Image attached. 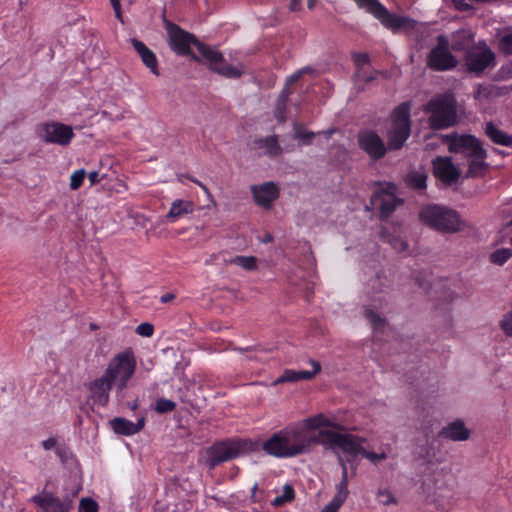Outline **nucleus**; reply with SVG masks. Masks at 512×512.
Segmentation results:
<instances>
[{
	"mask_svg": "<svg viewBox=\"0 0 512 512\" xmlns=\"http://www.w3.org/2000/svg\"><path fill=\"white\" fill-rule=\"evenodd\" d=\"M136 333L143 337H151L154 333V326L148 322L141 323L136 327Z\"/></svg>",
	"mask_w": 512,
	"mask_h": 512,
	"instance_id": "obj_48",
	"label": "nucleus"
},
{
	"mask_svg": "<svg viewBox=\"0 0 512 512\" xmlns=\"http://www.w3.org/2000/svg\"><path fill=\"white\" fill-rule=\"evenodd\" d=\"M365 441L366 439L363 437L344 433L339 449L343 450V452L350 455L351 457H357L358 455L363 457L365 448L362 446V444Z\"/></svg>",
	"mask_w": 512,
	"mask_h": 512,
	"instance_id": "obj_25",
	"label": "nucleus"
},
{
	"mask_svg": "<svg viewBox=\"0 0 512 512\" xmlns=\"http://www.w3.org/2000/svg\"><path fill=\"white\" fill-rule=\"evenodd\" d=\"M192 181L199 185V187H201L207 194H209L208 188L202 182L195 179H192Z\"/></svg>",
	"mask_w": 512,
	"mask_h": 512,
	"instance_id": "obj_62",
	"label": "nucleus"
},
{
	"mask_svg": "<svg viewBox=\"0 0 512 512\" xmlns=\"http://www.w3.org/2000/svg\"><path fill=\"white\" fill-rule=\"evenodd\" d=\"M404 203L399 197H383L378 199L379 218L386 221L395 212L397 207Z\"/></svg>",
	"mask_w": 512,
	"mask_h": 512,
	"instance_id": "obj_29",
	"label": "nucleus"
},
{
	"mask_svg": "<svg viewBox=\"0 0 512 512\" xmlns=\"http://www.w3.org/2000/svg\"><path fill=\"white\" fill-rule=\"evenodd\" d=\"M176 409V403L166 398H159L156 403L154 410L159 414L172 412Z\"/></svg>",
	"mask_w": 512,
	"mask_h": 512,
	"instance_id": "obj_40",
	"label": "nucleus"
},
{
	"mask_svg": "<svg viewBox=\"0 0 512 512\" xmlns=\"http://www.w3.org/2000/svg\"><path fill=\"white\" fill-rule=\"evenodd\" d=\"M58 444L59 443L57 442V439L54 438V437H50V438H48L46 440H43L41 442V446L46 451L51 450V449L56 450V447L58 446Z\"/></svg>",
	"mask_w": 512,
	"mask_h": 512,
	"instance_id": "obj_51",
	"label": "nucleus"
},
{
	"mask_svg": "<svg viewBox=\"0 0 512 512\" xmlns=\"http://www.w3.org/2000/svg\"><path fill=\"white\" fill-rule=\"evenodd\" d=\"M254 201L257 205L269 209L272 203L279 197V189L274 182H265L259 186L251 187Z\"/></svg>",
	"mask_w": 512,
	"mask_h": 512,
	"instance_id": "obj_16",
	"label": "nucleus"
},
{
	"mask_svg": "<svg viewBox=\"0 0 512 512\" xmlns=\"http://www.w3.org/2000/svg\"><path fill=\"white\" fill-rule=\"evenodd\" d=\"M343 433H339L332 430H319L317 435H310L308 433L309 440V452L313 445H322L325 449L335 450L340 448Z\"/></svg>",
	"mask_w": 512,
	"mask_h": 512,
	"instance_id": "obj_17",
	"label": "nucleus"
},
{
	"mask_svg": "<svg viewBox=\"0 0 512 512\" xmlns=\"http://www.w3.org/2000/svg\"><path fill=\"white\" fill-rule=\"evenodd\" d=\"M500 327L506 336H512V310L503 316Z\"/></svg>",
	"mask_w": 512,
	"mask_h": 512,
	"instance_id": "obj_46",
	"label": "nucleus"
},
{
	"mask_svg": "<svg viewBox=\"0 0 512 512\" xmlns=\"http://www.w3.org/2000/svg\"><path fill=\"white\" fill-rule=\"evenodd\" d=\"M427 65L434 71H448L457 67L458 60L449 49V41L443 36L437 37V44L427 57Z\"/></svg>",
	"mask_w": 512,
	"mask_h": 512,
	"instance_id": "obj_10",
	"label": "nucleus"
},
{
	"mask_svg": "<svg viewBox=\"0 0 512 512\" xmlns=\"http://www.w3.org/2000/svg\"><path fill=\"white\" fill-rule=\"evenodd\" d=\"M369 287L372 289L371 300L375 309H381L387 304L386 292L388 280L385 276L377 274L369 280Z\"/></svg>",
	"mask_w": 512,
	"mask_h": 512,
	"instance_id": "obj_20",
	"label": "nucleus"
},
{
	"mask_svg": "<svg viewBox=\"0 0 512 512\" xmlns=\"http://www.w3.org/2000/svg\"><path fill=\"white\" fill-rule=\"evenodd\" d=\"M262 450L276 458H292L309 453L307 430L300 424L285 427L261 444Z\"/></svg>",
	"mask_w": 512,
	"mask_h": 512,
	"instance_id": "obj_2",
	"label": "nucleus"
},
{
	"mask_svg": "<svg viewBox=\"0 0 512 512\" xmlns=\"http://www.w3.org/2000/svg\"><path fill=\"white\" fill-rule=\"evenodd\" d=\"M286 105L287 104H284L282 105L280 103L279 100H277V105H276V116L280 119L281 122L285 121V118L283 116L285 110H286Z\"/></svg>",
	"mask_w": 512,
	"mask_h": 512,
	"instance_id": "obj_55",
	"label": "nucleus"
},
{
	"mask_svg": "<svg viewBox=\"0 0 512 512\" xmlns=\"http://www.w3.org/2000/svg\"><path fill=\"white\" fill-rule=\"evenodd\" d=\"M364 315L366 319L370 322L373 330H381L386 325L385 318H382L379 314H377L373 308H365Z\"/></svg>",
	"mask_w": 512,
	"mask_h": 512,
	"instance_id": "obj_34",
	"label": "nucleus"
},
{
	"mask_svg": "<svg viewBox=\"0 0 512 512\" xmlns=\"http://www.w3.org/2000/svg\"><path fill=\"white\" fill-rule=\"evenodd\" d=\"M470 435V430L461 419L448 423L438 432V437L454 442L466 441L470 438Z\"/></svg>",
	"mask_w": 512,
	"mask_h": 512,
	"instance_id": "obj_18",
	"label": "nucleus"
},
{
	"mask_svg": "<svg viewBox=\"0 0 512 512\" xmlns=\"http://www.w3.org/2000/svg\"><path fill=\"white\" fill-rule=\"evenodd\" d=\"M294 497H295V492H294L293 487L290 484H286L283 487L282 494L277 496L276 498H274V500L272 501V505L274 507H281L284 504L291 502L294 499Z\"/></svg>",
	"mask_w": 512,
	"mask_h": 512,
	"instance_id": "obj_36",
	"label": "nucleus"
},
{
	"mask_svg": "<svg viewBox=\"0 0 512 512\" xmlns=\"http://www.w3.org/2000/svg\"><path fill=\"white\" fill-rule=\"evenodd\" d=\"M302 425L307 432L309 433V430H316L320 429L322 427L326 428H334L336 430H342L343 426L332 421L328 417H326L324 414H317L315 416L309 417L303 421V423H299Z\"/></svg>",
	"mask_w": 512,
	"mask_h": 512,
	"instance_id": "obj_27",
	"label": "nucleus"
},
{
	"mask_svg": "<svg viewBox=\"0 0 512 512\" xmlns=\"http://www.w3.org/2000/svg\"><path fill=\"white\" fill-rule=\"evenodd\" d=\"M98 503L92 498H83L80 501L78 512H98Z\"/></svg>",
	"mask_w": 512,
	"mask_h": 512,
	"instance_id": "obj_45",
	"label": "nucleus"
},
{
	"mask_svg": "<svg viewBox=\"0 0 512 512\" xmlns=\"http://www.w3.org/2000/svg\"><path fill=\"white\" fill-rule=\"evenodd\" d=\"M262 241L264 243H270L273 241V236L271 234H266Z\"/></svg>",
	"mask_w": 512,
	"mask_h": 512,
	"instance_id": "obj_63",
	"label": "nucleus"
},
{
	"mask_svg": "<svg viewBox=\"0 0 512 512\" xmlns=\"http://www.w3.org/2000/svg\"><path fill=\"white\" fill-rule=\"evenodd\" d=\"M55 453L62 463H66L70 454L69 447L65 443H59Z\"/></svg>",
	"mask_w": 512,
	"mask_h": 512,
	"instance_id": "obj_49",
	"label": "nucleus"
},
{
	"mask_svg": "<svg viewBox=\"0 0 512 512\" xmlns=\"http://www.w3.org/2000/svg\"><path fill=\"white\" fill-rule=\"evenodd\" d=\"M335 488H336V493H335L334 497L345 502L349 495L348 475L341 474V481L336 485Z\"/></svg>",
	"mask_w": 512,
	"mask_h": 512,
	"instance_id": "obj_39",
	"label": "nucleus"
},
{
	"mask_svg": "<svg viewBox=\"0 0 512 512\" xmlns=\"http://www.w3.org/2000/svg\"><path fill=\"white\" fill-rule=\"evenodd\" d=\"M344 501L333 497L332 500L321 510V512H337Z\"/></svg>",
	"mask_w": 512,
	"mask_h": 512,
	"instance_id": "obj_50",
	"label": "nucleus"
},
{
	"mask_svg": "<svg viewBox=\"0 0 512 512\" xmlns=\"http://www.w3.org/2000/svg\"><path fill=\"white\" fill-rule=\"evenodd\" d=\"M88 178L91 185H95L100 182L101 177L97 171H92L88 174Z\"/></svg>",
	"mask_w": 512,
	"mask_h": 512,
	"instance_id": "obj_56",
	"label": "nucleus"
},
{
	"mask_svg": "<svg viewBox=\"0 0 512 512\" xmlns=\"http://www.w3.org/2000/svg\"><path fill=\"white\" fill-rule=\"evenodd\" d=\"M293 126L295 131L294 138L301 140L304 145L311 144L313 138L315 137V133L311 131H305L297 122H295Z\"/></svg>",
	"mask_w": 512,
	"mask_h": 512,
	"instance_id": "obj_38",
	"label": "nucleus"
},
{
	"mask_svg": "<svg viewBox=\"0 0 512 512\" xmlns=\"http://www.w3.org/2000/svg\"><path fill=\"white\" fill-rule=\"evenodd\" d=\"M261 142L263 143V146L266 148V151L270 156H277L281 154L282 149L278 143V138L276 135L268 136L261 140Z\"/></svg>",
	"mask_w": 512,
	"mask_h": 512,
	"instance_id": "obj_37",
	"label": "nucleus"
},
{
	"mask_svg": "<svg viewBox=\"0 0 512 512\" xmlns=\"http://www.w3.org/2000/svg\"><path fill=\"white\" fill-rule=\"evenodd\" d=\"M433 174L446 185L455 184L461 175L460 170L453 164L450 157H436L433 160Z\"/></svg>",
	"mask_w": 512,
	"mask_h": 512,
	"instance_id": "obj_14",
	"label": "nucleus"
},
{
	"mask_svg": "<svg viewBox=\"0 0 512 512\" xmlns=\"http://www.w3.org/2000/svg\"><path fill=\"white\" fill-rule=\"evenodd\" d=\"M290 94H291V90H290L289 86L285 85V87L283 88V90L281 91V93L278 97V100L280 101V103L282 105L287 104Z\"/></svg>",
	"mask_w": 512,
	"mask_h": 512,
	"instance_id": "obj_53",
	"label": "nucleus"
},
{
	"mask_svg": "<svg viewBox=\"0 0 512 512\" xmlns=\"http://www.w3.org/2000/svg\"><path fill=\"white\" fill-rule=\"evenodd\" d=\"M376 497H377V500L379 501V503H381L385 506L397 503V500L394 497V495L391 493V491H389L387 489H379L376 494Z\"/></svg>",
	"mask_w": 512,
	"mask_h": 512,
	"instance_id": "obj_42",
	"label": "nucleus"
},
{
	"mask_svg": "<svg viewBox=\"0 0 512 512\" xmlns=\"http://www.w3.org/2000/svg\"><path fill=\"white\" fill-rule=\"evenodd\" d=\"M409 102L399 104L391 113V124L386 137L390 151L400 150L411 134V114Z\"/></svg>",
	"mask_w": 512,
	"mask_h": 512,
	"instance_id": "obj_6",
	"label": "nucleus"
},
{
	"mask_svg": "<svg viewBox=\"0 0 512 512\" xmlns=\"http://www.w3.org/2000/svg\"><path fill=\"white\" fill-rule=\"evenodd\" d=\"M111 1V5L115 11V15L118 19L121 20V6H120V1L119 0H110Z\"/></svg>",
	"mask_w": 512,
	"mask_h": 512,
	"instance_id": "obj_57",
	"label": "nucleus"
},
{
	"mask_svg": "<svg viewBox=\"0 0 512 512\" xmlns=\"http://www.w3.org/2000/svg\"><path fill=\"white\" fill-rule=\"evenodd\" d=\"M110 425L116 434L130 436L143 429L145 418L141 417L134 423L126 418L116 417L110 421Z\"/></svg>",
	"mask_w": 512,
	"mask_h": 512,
	"instance_id": "obj_22",
	"label": "nucleus"
},
{
	"mask_svg": "<svg viewBox=\"0 0 512 512\" xmlns=\"http://www.w3.org/2000/svg\"><path fill=\"white\" fill-rule=\"evenodd\" d=\"M39 135L45 143L67 146L72 141L74 132L71 126L50 122L41 125Z\"/></svg>",
	"mask_w": 512,
	"mask_h": 512,
	"instance_id": "obj_12",
	"label": "nucleus"
},
{
	"mask_svg": "<svg viewBox=\"0 0 512 512\" xmlns=\"http://www.w3.org/2000/svg\"><path fill=\"white\" fill-rule=\"evenodd\" d=\"M259 447V441L246 438L235 437L218 441L207 449L206 464L210 469H214L223 462L256 452Z\"/></svg>",
	"mask_w": 512,
	"mask_h": 512,
	"instance_id": "obj_3",
	"label": "nucleus"
},
{
	"mask_svg": "<svg viewBox=\"0 0 512 512\" xmlns=\"http://www.w3.org/2000/svg\"><path fill=\"white\" fill-rule=\"evenodd\" d=\"M512 257V250L509 248L497 249L490 254V262L502 266Z\"/></svg>",
	"mask_w": 512,
	"mask_h": 512,
	"instance_id": "obj_35",
	"label": "nucleus"
},
{
	"mask_svg": "<svg viewBox=\"0 0 512 512\" xmlns=\"http://www.w3.org/2000/svg\"><path fill=\"white\" fill-rule=\"evenodd\" d=\"M227 263L235 264L242 267L247 271H254L257 269V259L254 256H235L231 258Z\"/></svg>",
	"mask_w": 512,
	"mask_h": 512,
	"instance_id": "obj_33",
	"label": "nucleus"
},
{
	"mask_svg": "<svg viewBox=\"0 0 512 512\" xmlns=\"http://www.w3.org/2000/svg\"><path fill=\"white\" fill-rule=\"evenodd\" d=\"M136 370V359L131 348L116 354L109 362L104 375L112 381L118 391L127 388L128 381Z\"/></svg>",
	"mask_w": 512,
	"mask_h": 512,
	"instance_id": "obj_7",
	"label": "nucleus"
},
{
	"mask_svg": "<svg viewBox=\"0 0 512 512\" xmlns=\"http://www.w3.org/2000/svg\"><path fill=\"white\" fill-rule=\"evenodd\" d=\"M443 141L448 144V150L451 153L461 154L465 158L470 159L478 154L484 155L480 140L471 134L459 135L456 132L443 136Z\"/></svg>",
	"mask_w": 512,
	"mask_h": 512,
	"instance_id": "obj_9",
	"label": "nucleus"
},
{
	"mask_svg": "<svg viewBox=\"0 0 512 512\" xmlns=\"http://www.w3.org/2000/svg\"><path fill=\"white\" fill-rule=\"evenodd\" d=\"M379 188L375 190L371 196V203L373 205L378 203L379 198L383 197H397V186L392 182L381 183L377 182Z\"/></svg>",
	"mask_w": 512,
	"mask_h": 512,
	"instance_id": "obj_32",
	"label": "nucleus"
},
{
	"mask_svg": "<svg viewBox=\"0 0 512 512\" xmlns=\"http://www.w3.org/2000/svg\"><path fill=\"white\" fill-rule=\"evenodd\" d=\"M387 242L392 246V248L395 251L399 253L404 252L408 248V243L400 236L389 235L387 237Z\"/></svg>",
	"mask_w": 512,
	"mask_h": 512,
	"instance_id": "obj_41",
	"label": "nucleus"
},
{
	"mask_svg": "<svg viewBox=\"0 0 512 512\" xmlns=\"http://www.w3.org/2000/svg\"><path fill=\"white\" fill-rule=\"evenodd\" d=\"M485 135L494 143L501 146H512V135L499 129L492 121L485 125Z\"/></svg>",
	"mask_w": 512,
	"mask_h": 512,
	"instance_id": "obj_26",
	"label": "nucleus"
},
{
	"mask_svg": "<svg viewBox=\"0 0 512 512\" xmlns=\"http://www.w3.org/2000/svg\"><path fill=\"white\" fill-rule=\"evenodd\" d=\"M175 298V295L172 293H166L160 297L161 303H168Z\"/></svg>",
	"mask_w": 512,
	"mask_h": 512,
	"instance_id": "obj_59",
	"label": "nucleus"
},
{
	"mask_svg": "<svg viewBox=\"0 0 512 512\" xmlns=\"http://www.w3.org/2000/svg\"><path fill=\"white\" fill-rule=\"evenodd\" d=\"M429 114L428 124L431 129L441 130L457 124V102L452 93L438 94L425 105Z\"/></svg>",
	"mask_w": 512,
	"mask_h": 512,
	"instance_id": "obj_4",
	"label": "nucleus"
},
{
	"mask_svg": "<svg viewBox=\"0 0 512 512\" xmlns=\"http://www.w3.org/2000/svg\"><path fill=\"white\" fill-rule=\"evenodd\" d=\"M194 211V203L192 201H186L176 199L172 202L171 208L166 215L168 221L174 222L184 215L191 214Z\"/></svg>",
	"mask_w": 512,
	"mask_h": 512,
	"instance_id": "obj_28",
	"label": "nucleus"
},
{
	"mask_svg": "<svg viewBox=\"0 0 512 512\" xmlns=\"http://www.w3.org/2000/svg\"><path fill=\"white\" fill-rule=\"evenodd\" d=\"M474 33L470 29H459L452 33L451 43L449 47L455 52L468 51V49L475 47Z\"/></svg>",
	"mask_w": 512,
	"mask_h": 512,
	"instance_id": "obj_24",
	"label": "nucleus"
},
{
	"mask_svg": "<svg viewBox=\"0 0 512 512\" xmlns=\"http://www.w3.org/2000/svg\"><path fill=\"white\" fill-rule=\"evenodd\" d=\"M114 383L109 380L104 374L95 379L89 385V390L92 393V398L95 403L105 406L109 402V393Z\"/></svg>",
	"mask_w": 512,
	"mask_h": 512,
	"instance_id": "obj_21",
	"label": "nucleus"
},
{
	"mask_svg": "<svg viewBox=\"0 0 512 512\" xmlns=\"http://www.w3.org/2000/svg\"><path fill=\"white\" fill-rule=\"evenodd\" d=\"M130 42L135 51L140 56L143 64L151 71V73L158 76V61L155 53L151 49H149L142 41L136 38H132Z\"/></svg>",
	"mask_w": 512,
	"mask_h": 512,
	"instance_id": "obj_23",
	"label": "nucleus"
},
{
	"mask_svg": "<svg viewBox=\"0 0 512 512\" xmlns=\"http://www.w3.org/2000/svg\"><path fill=\"white\" fill-rule=\"evenodd\" d=\"M85 177H86V171L84 169L76 170L71 175V178H70V188L72 190L79 189L82 186Z\"/></svg>",
	"mask_w": 512,
	"mask_h": 512,
	"instance_id": "obj_43",
	"label": "nucleus"
},
{
	"mask_svg": "<svg viewBox=\"0 0 512 512\" xmlns=\"http://www.w3.org/2000/svg\"><path fill=\"white\" fill-rule=\"evenodd\" d=\"M369 62V56L367 54H359L357 59H356V63L359 65V64H364V63H368Z\"/></svg>",
	"mask_w": 512,
	"mask_h": 512,
	"instance_id": "obj_60",
	"label": "nucleus"
},
{
	"mask_svg": "<svg viewBox=\"0 0 512 512\" xmlns=\"http://www.w3.org/2000/svg\"><path fill=\"white\" fill-rule=\"evenodd\" d=\"M487 158V151H484V155L478 154L475 157L468 159V169L465 174V178H478L484 175L488 164L485 162Z\"/></svg>",
	"mask_w": 512,
	"mask_h": 512,
	"instance_id": "obj_30",
	"label": "nucleus"
},
{
	"mask_svg": "<svg viewBox=\"0 0 512 512\" xmlns=\"http://www.w3.org/2000/svg\"><path fill=\"white\" fill-rule=\"evenodd\" d=\"M419 217L425 225L442 233H456L466 226L456 210L436 204L423 207Z\"/></svg>",
	"mask_w": 512,
	"mask_h": 512,
	"instance_id": "obj_5",
	"label": "nucleus"
},
{
	"mask_svg": "<svg viewBox=\"0 0 512 512\" xmlns=\"http://www.w3.org/2000/svg\"><path fill=\"white\" fill-rule=\"evenodd\" d=\"M438 451L435 442L427 440L424 444L415 447L413 456L416 460L423 461L430 473H434L436 467L444 461L443 458L437 456Z\"/></svg>",
	"mask_w": 512,
	"mask_h": 512,
	"instance_id": "obj_15",
	"label": "nucleus"
},
{
	"mask_svg": "<svg viewBox=\"0 0 512 512\" xmlns=\"http://www.w3.org/2000/svg\"><path fill=\"white\" fill-rule=\"evenodd\" d=\"M301 0H291L290 9L291 11H298L300 9Z\"/></svg>",
	"mask_w": 512,
	"mask_h": 512,
	"instance_id": "obj_61",
	"label": "nucleus"
},
{
	"mask_svg": "<svg viewBox=\"0 0 512 512\" xmlns=\"http://www.w3.org/2000/svg\"><path fill=\"white\" fill-rule=\"evenodd\" d=\"M311 365L313 366L312 371L306 370H293V369H285L283 373L273 382V385H278L281 383L287 382H298L301 380H311L321 371V364L318 361L310 360Z\"/></svg>",
	"mask_w": 512,
	"mask_h": 512,
	"instance_id": "obj_19",
	"label": "nucleus"
},
{
	"mask_svg": "<svg viewBox=\"0 0 512 512\" xmlns=\"http://www.w3.org/2000/svg\"><path fill=\"white\" fill-rule=\"evenodd\" d=\"M374 79H375V76H374V75L363 76V80H364V82H366V83H369V82L373 81Z\"/></svg>",
	"mask_w": 512,
	"mask_h": 512,
	"instance_id": "obj_64",
	"label": "nucleus"
},
{
	"mask_svg": "<svg viewBox=\"0 0 512 512\" xmlns=\"http://www.w3.org/2000/svg\"><path fill=\"white\" fill-rule=\"evenodd\" d=\"M363 457L368 459L372 464L377 465L380 461L387 459V454L385 452L375 453L371 451H367L363 454Z\"/></svg>",
	"mask_w": 512,
	"mask_h": 512,
	"instance_id": "obj_47",
	"label": "nucleus"
},
{
	"mask_svg": "<svg viewBox=\"0 0 512 512\" xmlns=\"http://www.w3.org/2000/svg\"><path fill=\"white\" fill-rule=\"evenodd\" d=\"M427 175L422 171H411L405 178L406 185L414 190H424L427 187Z\"/></svg>",
	"mask_w": 512,
	"mask_h": 512,
	"instance_id": "obj_31",
	"label": "nucleus"
},
{
	"mask_svg": "<svg viewBox=\"0 0 512 512\" xmlns=\"http://www.w3.org/2000/svg\"><path fill=\"white\" fill-rule=\"evenodd\" d=\"M31 500L41 509V512H70L73 508L71 499H60L49 492L35 495Z\"/></svg>",
	"mask_w": 512,
	"mask_h": 512,
	"instance_id": "obj_13",
	"label": "nucleus"
},
{
	"mask_svg": "<svg viewBox=\"0 0 512 512\" xmlns=\"http://www.w3.org/2000/svg\"><path fill=\"white\" fill-rule=\"evenodd\" d=\"M500 51L512 55V32L504 34L499 40Z\"/></svg>",
	"mask_w": 512,
	"mask_h": 512,
	"instance_id": "obj_44",
	"label": "nucleus"
},
{
	"mask_svg": "<svg viewBox=\"0 0 512 512\" xmlns=\"http://www.w3.org/2000/svg\"><path fill=\"white\" fill-rule=\"evenodd\" d=\"M338 464H339V466L341 467V470H342L341 474L348 475V470H347L346 463H345L344 459L341 456H338Z\"/></svg>",
	"mask_w": 512,
	"mask_h": 512,
	"instance_id": "obj_58",
	"label": "nucleus"
},
{
	"mask_svg": "<svg viewBox=\"0 0 512 512\" xmlns=\"http://www.w3.org/2000/svg\"><path fill=\"white\" fill-rule=\"evenodd\" d=\"M101 114H102V116H103L104 118H107V119H109V120H111V121H114V122H115V121H120V120H122V119L124 118V115H123V113H122V112H120V113H118V114H113L111 111H109V110H107V109L103 110V111L101 112Z\"/></svg>",
	"mask_w": 512,
	"mask_h": 512,
	"instance_id": "obj_52",
	"label": "nucleus"
},
{
	"mask_svg": "<svg viewBox=\"0 0 512 512\" xmlns=\"http://www.w3.org/2000/svg\"><path fill=\"white\" fill-rule=\"evenodd\" d=\"M303 72H304V69H301V70L295 72L290 77H288L287 80H286V84L285 85L290 87V85H292L293 83H295L296 81H298L302 77Z\"/></svg>",
	"mask_w": 512,
	"mask_h": 512,
	"instance_id": "obj_54",
	"label": "nucleus"
},
{
	"mask_svg": "<svg viewBox=\"0 0 512 512\" xmlns=\"http://www.w3.org/2000/svg\"><path fill=\"white\" fill-rule=\"evenodd\" d=\"M357 143L359 148L373 162L381 160L390 151L388 144H385L383 139L374 130H360L357 134Z\"/></svg>",
	"mask_w": 512,
	"mask_h": 512,
	"instance_id": "obj_11",
	"label": "nucleus"
},
{
	"mask_svg": "<svg viewBox=\"0 0 512 512\" xmlns=\"http://www.w3.org/2000/svg\"><path fill=\"white\" fill-rule=\"evenodd\" d=\"M163 25L168 36L171 50L180 56H190L191 60L204 63L208 68L228 79H238L242 76L243 66H233L225 60L223 54L208 44L200 42L197 37L179 25L163 17Z\"/></svg>",
	"mask_w": 512,
	"mask_h": 512,
	"instance_id": "obj_1",
	"label": "nucleus"
},
{
	"mask_svg": "<svg viewBox=\"0 0 512 512\" xmlns=\"http://www.w3.org/2000/svg\"><path fill=\"white\" fill-rule=\"evenodd\" d=\"M464 61L469 73L480 76L486 69L496 66V55L485 41H479L475 47L468 49Z\"/></svg>",
	"mask_w": 512,
	"mask_h": 512,
	"instance_id": "obj_8",
	"label": "nucleus"
}]
</instances>
